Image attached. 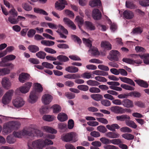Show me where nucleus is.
Returning a JSON list of instances; mask_svg holds the SVG:
<instances>
[{
    "label": "nucleus",
    "mask_w": 149,
    "mask_h": 149,
    "mask_svg": "<svg viewBox=\"0 0 149 149\" xmlns=\"http://www.w3.org/2000/svg\"><path fill=\"white\" fill-rule=\"evenodd\" d=\"M53 142L50 140L39 139L33 141L31 143H28V148L32 149H42L46 145H52Z\"/></svg>",
    "instance_id": "obj_1"
},
{
    "label": "nucleus",
    "mask_w": 149,
    "mask_h": 149,
    "mask_svg": "<svg viewBox=\"0 0 149 149\" xmlns=\"http://www.w3.org/2000/svg\"><path fill=\"white\" fill-rule=\"evenodd\" d=\"M20 123L19 122L12 121L4 123L3 125V132L5 134L10 133L12 129H16L19 128Z\"/></svg>",
    "instance_id": "obj_2"
},
{
    "label": "nucleus",
    "mask_w": 149,
    "mask_h": 149,
    "mask_svg": "<svg viewBox=\"0 0 149 149\" xmlns=\"http://www.w3.org/2000/svg\"><path fill=\"white\" fill-rule=\"evenodd\" d=\"M61 138L62 141L65 142L72 141L75 142L78 140L77 134L74 132L63 134L61 136Z\"/></svg>",
    "instance_id": "obj_3"
},
{
    "label": "nucleus",
    "mask_w": 149,
    "mask_h": 149,
    "mask_svg": "<svg viewBox=\"0 0 149 149\" xmlns=\"http://www.w3.org/2000/svg\"><path fill=\"white\" fill-rule=\"evenodd\" d=\"M84 43L87 47H89L88 52L89 54L94 55L99 54V52L97 49L92 45V40L91 39H87L85 38H83Z\"/></svg>",
    "instance_id": "obj_4"
},
{
    "label": "nucleus",
    "mask_w": 149,
    "mask_h": 149,
    "mask_svg": "<svg viewBox=\"0 0 149 149\" xmlns=\"http://www.w3.org/2000/svg\"><path fill=\"white\" fill-rule=\"evenodd\" d=\"M33 130V129L31 126H28L24 127L23 129L20 131H14L13 133L14 136L18 138H22L25 135L30 136L31 133L29 132L30 130Z\"/></svg>",
    "instance_id": "obj_5"
},
{
    "label": "nucleus",
    "mask_w": 149,
    "mask_h": 149,
    "mask_svg": "<svg viewBox=\"0 0 149 149\" xmlns=\"http://www.w3.org/2000/svg\"><path fill=\"white\" fill-rule=\"evenodd\" d=\"M13 93V90H10L5 93L1 100V102L3 105H6L10 103L12 100Z\"/></svg>",
    "instance_id": "obj_6"
},
{
    "label": "nucleus",
    "mask_w": 149,
    "mask_h": 149,
    "mask_svg": "<svg viewBox=\"0 0 149 149\" xmlns=\"http://www.w3.org/2000/svg\"><path fill=\"white\" fill-rule=\"evenodd\" d=\"M12 103L15 107L18 108L23 106L25 102L22 98L18 97L13 100Z\"/></svg>",
    "instance_id": "obj_7"
},
{
    "label": "nucleus",
    "mask_w": 149,
    "mask_h": 149,
    "mask_svg": "<svg viewBox=\"0 0 149 149\" xmlns=\"http://www.w3.org/2000/svg\"><path fill=\"white\" fill-rule=\"evenodd\" d=\"M32 85L31 82H27L23 86L20 87L18 90L22 93L25 94L29 92Z\"/></svg>",
    "instance_id": "obj_8"
},
{
    "label": "nucleus",
    "mask_w": 149,
    "mask_h": 149,
    "mask_svg": "<svg viewBox=\"0 0 149 149\" xmlns=\"http://www.w3.org/2000/svg\"><path fill=\"white\" fill-rule=\"evenodd\" d=\"M67 5V2L65 0H58L56 2L55 7L56 10H61L65 8V5Z\"/></svg>",
    "instance_id": "obj_9"
},
{
    "label": "nucleus",
    "mask_w": 149,
    "mask_h": 149,
    "mask_svg": "<svg viewBox=\"0 0 149 149\" xmlns=\"http://www.w3.org/2000/svg\"><path fill=\"white\" fill-rule=\"evenodd\" d=\"M53 97L51 95L45 94L43 95L41 98V101L44 105L49 104L52 101Z\"/></svg>",
    "instance_id": "obj_10"
},
{
    "label": "nucleus",
    "mask_w": 149,
    "mask_h": 149,
    "mask_svg": "<svg viewBox=\"0 0 149 149\" xmlns=\"http://www.w3.org/2000/svg\"><path fill=\"white\" fill-rule=\"evenodd\" d=\"M38 98V95L36 91H32L30 93L28 101L31 104L35 103L37 100Z\"/></svg>",
    "instance_id": "obj_11"
},
{
    "label": "nucleus",
    "mask_w": 149,
    "mask_h": 149,
    "mask_svg": "<svg viewBox=\"0 0 149 149\" xmlns=\"http://www.w3.org/2000/svg\"><path fill=\"white\" fill-rule=\"evenodd\" d=\"M56 32L59 34L61 38H66L67 36L62 33L61 32H62L66 35L68 34L67 30L64 26L60 24H58V29L56 31Z\"/></svg>",
    "instance_id": "obj_12"
},
{
    "label": "nucleus",
    "mask_w": 149,
    "mask_h": 149,
    "mask_svg": "<svg viewBox=\"0 0 149 149\" xmlns=\"http://www.w3.org/2000/svg\"><path fill=\"white\" fill-rule=\"evenodd\" d=\"M143 59L144 63L146 64H149V54H146L143 55H138L136 54H132L131 55L132 57L135 58H138V56Z\"/></svg>",
    "instance_id": "obj_13"
},
{
    "label": "nucleus",
    "mask_w": 149,
    "mask_h": 149,
    "mask_svg": "<svg viewBox=\"0 0 149 149\" xmlns=\"http://www.w3.org/2000/svg\"><path fill=\"white\" fill-rule=\"evenodd\" d=\"M110 56L108 58L110 60L117 61L118 60V56H119V52L116 50H112L110 52Z\"/></svg>",
    "instance_id": "obj_14"
},
{
    "label": "nucleus",
    "mask_w": 149,
    "mask_h": 149,
    "mask_svg": "<svg viewBox=\"0 0 149 149\" xmlns=\"http://www.w3.org/2000/svg\"><path fill=\"white\" fill-rule=\"evenodd\" d=\"M63 22L65 24L67 25L73 30H75L76 27L74 22L70 19L67 17H64L63 19Z\"/></svg>",
    "instance_id": "obj_15"
},
{
    "label": "nucleus",
    "mask_w": 149,
    "mask_h": 149,
    "mask_svg": "<svg viewBox=\"0 0 149 149\" xmlns=\"http://www.w3.org/2000/svg\"><path fill=\"white\" fill-rule=\"evenodd\" d=\"M2 86L6 89L10 88L11 86V83L9 79L6 77L2 78L1 82Z\"/></svg>",
    "instance_id": "obj_16"
},
{
    "label": "nucleus",
    "mask_w": 149,
    "mask_h": 149,
    "mask_svg": "<svg viewBox=\"0 0 149 149\" xmlns=\"http://www.w3.org/2000/svg\"><path fill=\"white\" fill-rule=\"evenodd\" d=\"M30 78V76L27 73L22 72L20 74L19 76V81L22 83H24L26 80H29Z\"/></svg>",
    "instance_id": "obj_17"
},
{
    "label": "nucleus",
    "mask_w": 149,
    "mask_h": 149,
    "mask_svg": "<svg viewBox=\"0 0 149 149\" xmlns=\"http://www.w3.org/2000/svg\"><path fill=\"white\" fill-rule=\"evenodd\" d=\"M123 105L128 108H132L134 106L133 101L128 99H125L123 100Z\"/></svg>",
    "instance_id": "obj_18"
},
{
    "label": "nucleus",
    "mask_w": 149,
    "mask_h": 149,
    "mask_svg": "<svg viewBox=\"0 0 149 149\" xmlns=\"http://www.w3.org/2000/svg\"><path fill=\"white\" fill-rule=\"evenodd\" d=\"M111 111L115 113L122 114L123 107L118 106H112L110 108Z\"/></svg>",
    "instance_id": "obj_19"
},
{
    "label": "nucleus",
    "mask_w": 149,
    "mask_h": 149,
    "mask_svg": "<svg viewBox=\"0 0 149 149\" xmlns=\"http://www.w3.org/2000/svg\"><path fill=\"white\" fill-rule=\"evenodd\" d=\"M101 47L104 49L110 50L112 49V46L111 43L108 41L103 40L101 42Z\"/></svg>",
    "instance_id": "obj_20"
},
{
    "label": "nucleus",
    "mask_w": 149,
    "mask_h": 149,
    "mask_svg": "<svg viewBox=\"0 0 149 149\" xmlns=\"http://www.w3.org/2000/svg\"><path fill=\"white\" fill-rule=\"evenodd\" d=\"M29 126L32 127L33 128V130H32V131L31 130H30L29 132L31 133V135L30 136H35V135L33 134L34 132H35L36 135L37 136L41 137L43 135V132L37 129H35L34 125H31Z\"/></svg>",
    "instance_id": "obj_21"
},
{
    "label": "nucleus",
    "mask_w": 149,
    "mask_h": 149,
    "mask_svg": "<svg viewBox=\"0 0 149 149\" xmlns=\"http://www.w3.org/2000/svg\"><path fill=\"white\" fill-rule=\"evenodd\" d=\"M105 136L108 138L114 139L118 138L120 135L116 132H109L106 133Z\"/></svg>",
    "instance_id": "obj_22"
},
{
    "label": "nucleus",
    "mask_w": 149,
    "mask_h": 149,
    "mask_svg": "<svg viewBox=\"0 0 149 149\" xmlns=\"http://www.w3.org/2000/svg\"><path fill=\"white\" fill-rule=\"evenodd\" d=\"M92 15L93 19L95 20L100 19L101 17V13L97 9H95L93 10Z\"/></svg>",
    "instance_id": "obj_23"
},
{
    "label": "nucleus",
    "mask_w": 149,
    "mask_h": 149,
    "mask_svg": "<svg viewBox=\"0 0 149 149\" xmlns=\"http://www.w3.org/2000/svg\"><path fill=\"white\" fill-rule=\"evenodd\" d=\"M123 62L130 64H134L135 63L140 64L142 62V61L140 60H134L131 59L127 58H123Z\"/></svg>",
    "instance_id": "obj_24"
},
{
    "label": "nucleus",
    "mask_w": 149,
    "mask_h": 149,
    "mask_svg": "<svg viewBox=\"0 0 149 149\" xmlns=\"http://www.w3.org/2000/svg\"><path fill=\"white\" fill-rule=\"evenodd\" d=\"M106 127L109 130L113 132L115 131L116 129H118L120 128V126L116 123L107 125L106 126Z\"/></svg>",
    "instance_id": "obj_25"
},
{
    "label": "nucleus",
    "mask_w": 149,
    "mask_h": 149,
    "mask_svg": "<svg viewBox=\"0 0 149 149\" xmlns=\"http://www.w3.org/2000/svg\"><path fill=\"white\" fill-rule=\"evenodd\" d=\"M84 24L86 28L88 30L93 31L95 29V26L91 22L88 21H85Z\"/></svg>",
    "instance_id": "obj_26"
},
{
    "label": "nucleus",
    "mask_w": 149,
    "mask_h": 149,
    "mask_svg": "<svg viewBox=\"0 0 149 149\" xmlns=\"http://www.w3.org/2000/svg\"><path fill=\"white\" fill-rule=\"evenodd\" d=\"M42 129L43 131L52 134H56L57 131L51 127L44 126L42 127Z\"/></svg>",
    "instance_id": "obj_27"
},
{
    "label": "nucleus",
    "mask_w": 149,
    "mask_h": 149,
    "mask_svg": "<svg viewBox=\"0 0 149 149\" xmlns=\"http://www.w3.org/2000/svg\"><path fill=\"white\" fill-rule=\"evenodd\" d=\"M121 81L122 82L135 86L134 82L131 79L126 77H120L119 78Z\"/></svg>",
    "instance_id": "obj_28"
},
{
    "label": "nucleus",
    "mask_w": 149,
    "mask_h": 149,
    "mask_svg": "<svg viewBox=\"0 0 149 149\" xmlns=\"http://www.w3.org/2000/svg\"><path fill=\"white\" fill-rule=\"evenodd\" d=\"M116 120L120 121H125L126 120H130L131 119L130 117L127 114H124L119 116H116Z\"/></svg>",
    "instance_id": "obj_29"
},
{
    "label": "nucleus",
    "mask_w": 149,
    "mask_h": 149,
    "mask_svg": "<svg viewBox=\"0 0 149 149\" xmlns=\"http://www.w3.org/2000/svg\"><path fill=\"white\" fill-rule=\"evenodd\" d=\"M35 90L33 91H36V93H40L42 92L43 90V88L41 84L38 83H35L33 84Z\"/></svg>",
    "instance_id": "obj_30"
},
{
    "label": "nucleus",
    "mask_w": 149,
    "mask_h": 149,
    "mask_svg": "<svg viewBox=\"0 0 149 149\" xmlns=\"http://www.w3.org/2000/svg\"><path fill=\"white\" fill-rule=\"evenodd\" d=\"M58 119L61 122H63L68 119L67 115L63 113H61L58 114L57 117Z\"/></svg>",
    "instance_id": "obj_31"
},
{
    "label": "nucleus",
    "mask_w": 149,
    "mask_h": 149,
    "mask_svg": "<svg viewBox=\"0 0 149 149\" xmlns=\"http://www.w3.org/2000/svg\"><path fill=\"white\" fill-rule=\"evenodd\" d=\"M52 110L53 112L54 113H57L61 111V108L58 104H55L53 105L51 107Z\"/></svg>",
    "instance_id": "obj_32"
},
{
    "label": "nucleus",
    "mask_w": 149,
    "mask_h": 149,
    "mask_svg": "<svg viewBox=\"0 0 149 149\" xmlns=\"http://www.w3.org/2000/svg\"><path fill=\"white\" fill-rule=\"evenodd\" d=\"M65 70L70 73H75L78 71L79 69L77 67L74 66H70L66 68L65 69Z\"/></svg>",
    "instance_id": "obj_33"
},
{
    "label": "nucleus",
    "mask_w": 149,
    "mask_h": 149,
    "mask_svg": "<svg viewBox=\"0 0 149 149\" xmlns=\"http://www.w3.org/2000/svg\"><path fill=\"white\" fill-rule=\"evenodd\" d=\"M124 17L127 19H131L134 17V15L133 13L131 11L125 10L123 13Z\"/></svg>",
    "instance_id": "obj_34"
},
{
    "label": "nucleus",
    "mask_w": 149,
    "mask_h": 149,
    "mask_svg": "<svg viewBox=\"0 0 149 149\" xmlns=\"http://www.w3.org/2000/svg\"><path fill=\"white\" fill-rule=\"evenodd\" d=\"M135 81L139 86L144 88H146L148 87V83L146 81L141 79H136Z\"/></svg>",
    "instance_id": "obj_35"
},
{
    "label": "nucleus",
    "mask_w": 149,
    "mask_h": 149,
    "mask_svg": "<svg viewBox=\"0 0 149 149\" xmlns=\"http://www.w3.org/2000/svg\"><path fill=\"white\" fill-rule=\"evenodd\" d=\"M16 56L13 54H9L7 55L2 58V61H10L15 60Z\"/></svg>",
    "instance_id": "obj_36"
},
{
    "label": "nucleus",
    "mask_w": 149,
    "mask_h": 149,
    "mask_svg": "<svg viewBox=\"0 0 149 149\" xmlns=\"http://www.w3.org/2000/svg\"><path fill=\"white\" fill-rule=\"evenodd\" d=\"M130 120H126L125 121V123L127 126L133 128L134 129H136L137 127V125L134 121Z\"/></svg>",
    "instance_id": "obj_37"
},
{
    "label": "nucleus",
    "mask_w": 149,
    "mask_h": 149,
    "mask_svg": "<svg viewBox=\"0 0 149 149\" xmlns=\"http://www.w3.org/2000/svg\"><path fill=\"white\" fill-rule=\"evenodd\" d=\"M89 5L93 7L101 5V2L100 0H91L89 3Z\"/></svg>",
    "instance_id": "obj_38"
},
{
    "label": "nucleus",
    "mask_w": 149,
    "mask_h": 149,
    "mask_svg": "<svg viewBox=\"0 0 149 149\" xmlns=\"http://www.w3.org/2000/svg\"><path fill=\"white\" fill-rule=\"evenodd\" d=\"M55 118V117L53 115H46L42 117L43 119L46 121H52Z\"/></svg>",
    "instance_id": "obj_39"
},
{
    "label": "nucleus",
    "mask_w": 149,
    "mask_h": 149,
    "mask_svg": "<svg viewBox=\"0 0 149 149\" xmlns=\"http://www.w3.org/2000/svg\"><path fill=\"white\" fill-rule=\"evenodd\" d=\"M29 50L32 53H35L39 50L38 47L34 45H30L28 47Z\"/></svg>",
    "instance_id": "obj_40"
},
{
    "label": "nucleus",
    "mask_w": 149,
    "mask_h": 149,
    "mask_svg": "<svg viewBox=\"0 0 149 149\" xmlns=\"http://www.w3.org/2000/svg\"><path fill=\"white\" fill-rule=\"evenodd\" d=\"M41 43L42 45L47 46H52L54 45L55 43L54 41L45 40H42L41 41Z\"/></svg>",
    "instance_id": "obj_41"
},
{
    "label": "nucleus",
    "mask_w": 149,
    "mask_h": 149,
    "mask_svg": "<svg viewBox=\"0 0 149 149\" xmlns=\"http://www.w3.org/2000/svg\"><path fill=\"white\" fill-rule=\"evenodd\" d=\"M22 6L23 8L27 11H30L32 9V6L27 3H23Z\"/></svg>",
    "instance_id": "obj_42"
},
{
    "label": "nucleus",
    "mask_w": 149,
    "mask_h": 149,
    "mask_svg": "<svg viewBox=\"0 0 149 149\" xmlns=\"http://www.w3.org/2000/svg\"><path fill=\"white\" fill-rule=\"evenodd\" d=\"M33 10L34 12L36 13L45 15H48V13H47L44 10L41 9L37 8H34Z\"/></svg>",
    "instance_id": "obj_43"
},
{
    "label": "nucleus",
    "mask_w": 149,
    "mask_h": 149,
    "mask_svg": "<svg viewBox=\"0 0 149 149\" xmlns=\"http://www.w3.org/2000/svg\"><path fill=\"white\" fill-rule=\"evenodd\" d=\"M93 74L98 76H105L108 75V74L105 72L99 70H95L92 72Z\"/></svg>",
    "instance_id": "obj_44"
},
{
    "label": "nucleus",
    "mask_w": 149,
    "mask_h": 149,
    "mask_svg": "<svg viewBox=\"0 0 149 149\" xmlns=\"http://www.w3.org/2000/svg\"><path fill=\"white\" fill-rule=\"evenodd\" d=\"M92 75L91 72H86L82 74L81 75V76L84 79H89L94 77V76L92 77Z\"/></svg>",
    "instance_id": "obj_45"
},
{
    "label": "nucleus",
    "mask_w": 149,
    "mask_h": 149,
    "mask_svg": "<svg viewBox=\"0 0 149 149\" xmlns=\"http://www.w3.org/2000/svg\"><path fill=\"white\" fill-rule=\"evenodd\" d=\"M87 84L91 86H97L100 84V83L95 80H89L86 81Z\"/></svg>",
    "instance_id": "obj_46"
},
{
    "label": "nucleus",
    "mask_w": 149,
    "mask_h": 149,
    "mask_svg": "<svg viewBox=\"0 0 149 149\" xmlns=\"http://www.w3.org/2000/svg\"><path fill=\"white\" fill-rule=\"evenodd\" d=\"M74 22L77 23L79 25H82L84 23V20L83 17H80L79 15L76 16Z\"/></svg>",
    "instance_id": "obj_47"
},
{
    "label": "nucleus",
    "mask_w": 149,
    "mask_h": 149,
    "mask_svg": "<svg viewBox=\"0 0 149 149\" xmlns=\"http://www.w3.org/2000/svg\"><path fill=\"white\" fill-rule=\"evenodd\" d=\"M49 107L47 106H42L39 109V112L42 114L44 113H47L48 112Z\"/></svg>",
    "instance_id": "obj_48"
},
{
    "label": "nucleus",
    "mask_w": 149,
    "mask_h": 149,
    "mask_svg": "<svg viewBox=\"0 0 149 149\" xmlns=\"http://www.w3.org/2000/svg\"><path fill=\"white\" fill-rule=\"evenodd\" d=\"M122 136L124 139L128 140L133 139L134 137V135L129 133L124 134L122 135Z\"/></svg>",
    "instance_id": "obj_49"
},
{
    "label": "nucleus",
    "mask_w": 149,
    "mask_h": 149,
    "mask_svg": "<svg viewBox=\"0 0 149 149\" xmlns=\"http://www.w3.org/2000/svg\"><path fill=\"white\" fill-rule=\"evenodd\" d=\"M91 97L93 99L97 101H100L102 98V96L99 94H92L91 95Z\"/></svg>",
    "instance_id": "obj_50"
},
{
    "label": "nucleus",
    "mask_w": 149,
    "mask_h": 149,
    "mask_svg": "<svg viewBox=\"0 0 149 149\" xmlns=\"http://www.w3.org/2000/svg\"><path fill=\"white\" fill-rule=\"evenodd\" d=\"M10 70L8 68H0V75H3L9 74Z\"/></svg>",
    "instance_id": "obj_51"
},
{
    "label": "nucleus",
    "mask_w": 149,
    "mask_h": 149,
    "mask_svg": "<svg viewBox=\"0 0 149 149\" xmlns=\"http://www.w3.org/2000/svg\"><path fill=\"white\" fill-rule=\"evenodd\" d=\"M42 65L44 67V68L52 69L54 68V66L52 64L47 62H42Z\"/></svg>",
    "instance_id": "obj_52"
},
{
    "label": "nucleus",
    "mask_w": 149,
    "mask_h": 149,
    "mask_svg": "<svg viewBox=\"0 0 149 149\" xmlns=\"http://www.w3.org/2000/svg\"><path fill=\"white\" fill-rule=\"evenodd\" d=\"M36 56L39 58L43 59L45 58L46 54L42 51H40L36 54Z\"/></svg>",
    "instance_id": "obj_53"
},
{
    "label": "nucleus",
    "mask_w": 149,
    "mask_h": 149,
    "mask_svg": "<svg viewBox=\"0 0 149 149\" xmlns=\"http://www.w3.org/2000/svg\"><path fill=\"white\" fill-rule=\"evenodd\" d=\"M97 130L100 132L103 133H105L107 131V128L103 125H100L97 127Z\"/></svg>",
    "instance_id": "obj_54"
},
{
    "label": "nucleus",
    "mask_w": 149,
    "mask_h": 149,
    "mask_svg": "<svg viewBox=\"0 0 149 149\" xmlns=\"http://www.w3.org/2000/svg\"><path fill=\"white\" fill-rule=\"evenodd\" d=\"M57 58L61 62H65L69 60L68 57L63 55L59 56L57 57Z\"/></svg>",
    "instance_id": "obj_55"
},
{
    "label": "nucleus",
    "mask_w": 149,
    "mask_h": 149,
    "mask_svg": "<svg viewBox=\"0 0 149 149\" xmlns=\"http://www.w3.org/2000/svg\"><path fill=\"white\" fill-rule=\"evenodd\" d=\"M121 132H123L131 133L132 132V130L129 127L125 126L120 128Z\"/></svg>",
    "instance_id": "obj_56"
},
{
    "label": "nucleus",
    "mask_w": 149,
    "mask_h": 149,
    "mask_svg": "<svg viewBox=\"0 0 149 149\" xmlns=\"http://www.w3.org/2000/svg\"><path fill=\"white\" fill-rule=\"evenodd\" d=\"M65 14L69 17L71 18H73L74 16V13L68 9L64 10Z\"/></svg>",
    "instance_id": "obj_57"
},
{
    "label": "nucleus",
    "mask_w": 149,
    "mask_h": 149,
    "mask_svg": "<svg viewBox=\"0 0 149 149\" xmlns=\"http://www.w3.org/2000/svg\"><path fill=\"white\" fill-rule=\"evenodd\" d=\"M108 23L110 25V28L111 31H114L116 29L117 27L116 24L114 23H112L110 19L108 20Z\"/></svg>",
    "instance_id": "obj_58"
},
{
    "label": "nucleus",
    "mask_w": 149,
    "mask_h": 149,
    "mask_svg": "<svg viewBox=\"0 0 149 149\" xmlns=\"http://www.w3.org/2000/svg\"><path fill=\"white\" fill-rule=\"evenodd\" d=\"M6 139L7 142L10 144L13 143L15 141V139L12 135L8 136Z\"/></svg>",
    "instance_id": "obj_59"
},
{
    "label": "nucleus",
    "mask_w": 149,
    "mask_h": 149,
    "mask_svg": "<svg viewBox=\"0 0 149 149\" xmlns=\"http://www.w3.org/2000/svg\"><path fill=\"white\" fill-rule=\"evenodd\" d=\"M100 141L103 144H110V139L105 137L101 138L100 139Z\"/></svg>",
    "instance_id": "obj_60"
},
{
    "label": "nucleus",
    "mask_w": 149,
    "mask_h": 149,
    "mask_svg": "<svg viewBox=\"0 0 149 149\" xmlns=\"http://www.w3.org/2000/svg\"><path fill=\"white\" fill-rule=\"evenodd\" d=\"M36 32L35 30L33 29H30L28 31L27 36L29 38H32L35 34Z\"/></svg>",
    "instance_id": "obj_61"
},
{
    "label": "nucleus",
    "mask_w": 149,
    "mask_h": 149,
    "mask_svg": "<svg viewBox=\"0 0 149 149\" xmlns=\"http://www.w3.org/2000/svg\"><path fill=\"white\" fill-rule=\"evenodd\" d=\"M126 6L127 8H134L136 7V6L132 2L129 1H126Z\"/></svg>",
    "instance_id": "obj_62"
},
{
    "label": "nucleus",
    "mask_w": 149,
    "mask_h": 149,
    "mask_svg": "<svg viewBox=\"0 0 149 149\" xmlns=\"http://www.w3.org/2000/svg\"><path fill=\"white\" fill-rule=\"evenodd\" d=\"M96 119L98 122L103 124H107L109 123L107 119L102 117L97 118Z\"/></svg>",
    "instance_id": "obj_63"
},
{
    "label": "nucleus",
    "mask_w": 149,
    "mask_h": 149,
    "mask_svg": "<svg viewBox=\"0 0 149 149\" xmlns=\"http://www.w3.org/2000/svg\"><path fill=\"white\" fill-rule=\"evenodd\" d=\"M121 143V141L119 139H113L110 140V143H112L114 145H119Z\"/></svg>",
    "instance_id": "obj_64"
}]
</instances>
